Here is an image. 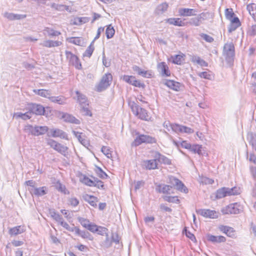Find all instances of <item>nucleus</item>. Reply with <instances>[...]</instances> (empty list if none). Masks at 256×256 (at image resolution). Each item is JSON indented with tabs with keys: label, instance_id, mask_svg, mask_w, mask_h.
<instances>
[{
	"label": "nucleus",
	"instance_id": "1",
	"mask_svg": "<svg viewBox=\"0 0 256 256\" xmlns=\"http://www.w3.org/2000/svg\"><path fill=\"white\" fill-rule=\"evenodd\" d=\"M240 192L241 190L238 187L235 186L232 188L224 187L217 190L216 198H222L227 196L238 195L240 194Z\"/></svg>",
	"mask_w": 256,
	"mask_h": 256
},
{
	"label": "nucleus",
	"instance_id": "2",
	"mask_svg": "<svg viewBox=\"0 0 256 256\" xmlns=\"http://www.w3.org/2000/svg\"><path fill=\"white\" fill-rule=\"evenodd\" d=\"M112 80V76L110 73L104 74L96 87V90L100 92L105 90L110 86Z\"/></svg>",
	"mask_w": 256,
	"mask_h": 256
},
{
	"label": "nucleus",
	"instance_id": "3",
	"mask_svg": "<svg viewBox=\"0 0 256 256\" xmlns=\"http://www.w3.org/2000/svg\"><path fill=\"white\" fill-rule=\"evenodd\" d=\"M130 105L133 113L137 116L140 118L145 120H148L149 119V116L146 110L140 108L134 102L130 103Z\"/></svg>",
	"mask_w": 256,
	"mask_h": 256
},
{
	"label": "nucleus",
	"instance_id": "4",
	"mask_svg": "<svg viewBox=\"0 0 256 256\" xmlns=\"http://www.w3.org/2000/svg\"><path fill=\"white\" fill-rule=\"evenodd\" d=\"M47 144L63 156H66L68 155V148L67 146L58 143L52 139L48 140Z\"/></svg>",
	"mask_w": 256,
	"mask_h": 256
},
{
	"label": "nucleus",
	"instance_id": "5",
	"mask_svg": "<svg viewBox=\"0 0 256 256\" xmlns=\"http://www.w3.org/2000/svg\"><path fill=\"white\" fill-rule=\"evenodd\" d=\"M242 211V207L238 203L231 204L222 210L223 214H238Z\"/></svg>",
	"mask_w": 256,
	"mask_h": 256
},
{
	"label": "nucleus",
	"instance_id": "6",
	"mask_svg": "<svg viewBox=\"0 0 256 256\" xmlns=\"http://www.w3.org/2000/svg\"><path fill=\"white\" fill-rule=\"evenodd\" d=\"M155 142L154 138L148 135L141 134L134 139L132 146H136L144 142L152 144Z\"/></svg>",
	"mask_w": 256,
	"mask_h": 256
},
{
	"label": "nucleus",
	"instance_id": "7",
	"mask_svg": "<svg viewBox=\"0 0 256 256\" xmlns=\"http://www.w3.org/2000/svg\"><path fill=\"white\" fill-rule=\"evenodd\" d=\"M66 55L67 60H68L70 64L74 66L76 69L80 70L82 68V64L80 62L79 59L77 56L74 54L66 50Z\"/></svg>",
	"mask_w": 256,
	"mask_h": 256
},
{
	"label": "nucleus",
	"instance_id": "8",
	"mask_svg": "<svg viewBox=\"0 0 256 256\" xmlns=\"http://www.w3.org/2000/svg\"><path fill=\"white\" fill-rule=\"evenodd\" d=\"M224 53L227 60H230L234 56V47L232 42L226 44L224 47Z\"/></svg>",
	"mask_w": 256,
	"mask_h": 256
},
{
	"label": "nucleus",
	"instance_id": "9",
	"mask_svg": "<svg viewBox=\"0 0 256 256\" xmlns=\"http://www.w3.org/2000/svg\"><path fill=\"white\" fill-rule=\"evenodd\" d=\"M122 78L126 82L136 87L141 88L144 86V84L141 83L140 81L136 80L135 77L132 76L124 75Z\"/></svg>",
	"mask_w": 256,
	"mask_h": 256
},
{
	"label": "nucleus",
	"instance_id": "10",
	"mask_svg": "<svg viewBox=\"0 0 256 256\" xmlns=\"http://www.w3.org/2000/svg\"><path fill=\"white\" fill-rule=\"evenodd\" d=\"M198 214L202 216L210 218H216L218 217V213L215 210L208 209H200L196 210Z\"/></svg>",
	"mask_w": 256,
	"mask_h": 256
},
{
	"label": "nucleus",
	"instance_id": "11",
	"mask_svg": "<svg viewBox=\"0 0 256 256\" xmlns=\"http://www.w3.org/2000/svg\"><path fill=\"white\" fill-rule=\"evenodd\" d=\"M28 110L32 114H34L36 115H42L45 112L44 108L40 104H32L28 105Z\"/></svg>",
	"mask_w": 256,
	"mask_h": 256
},
{
	"label": "nucleus",
	"instance_id": "12",
	"mask_svg": "<svg viewBox=\"0 0 256 256\" xmlns=\"http://www.w3.org/2000/svg\"><path fill=\"white\" fill-rule=\"evenodd\" d=\"M32 195L37 196H42L47 194L48 190L46 186L35 188H28Z\"/></svg>",
	"mask_w": 256,
	"mask_h": 256
},
{
	"label": "nucleus",
	"instance_id": "13",
	"mask_svg": "<svg viewBox=\"0 0 256 256\" xmlns=\"http://www.w3.org/2000/svg\"><path fill=\"white\" fill-rule=\"evenodd\" d=\"M158 70L162 76H168L170 75L169 68L164 62L158 64Z\"/></svg>",
	"mask_w": 256,
	"mask_h": 256
},
{
	"label": "nucleus",
	"instance_id": "14",
	"mask_svg": "<svg viewBox=\"0 0 256 256\" xmlns=\"http://www.w3.org/2000/svg\"><path fill=\"white\" fill-rule=\"evenodd\" d=\"M154 158L158 160V161L160 163H162L165 164L170 165L171 164V160L168 158L166 156L162 155L158 152H154L152 155Z\"/></svg>",
	"mask_w": 256,
	"mask_h": 256
},
{
	"label": "nucleus",
	"instance_id": "15",
	"mask_svg": "<svg viewBox=\"0 0 256 256\" xmlns=\"http://www.w3.org/2000/svg\"><path fill=\"white\" fill-rule=\"evenodd\" d=\"M4 16L10 20H18L24 19L26 18V14H16L8 12H5Z\"/></svg>",
	"mask_w": 256,
	"mask_h": 256
},
{
	"label": "nucleus",
	"instance_id": "16",
	"mask_svg": "<svg viewBox=\"0 0 256 256\" xmlns=\"http://www.w3.org/2000/svg\"><path fill=\"white\" fill-rule=\"evenodd\" d=\"M76 96L75 98L76 99L77 102L79 103L80 106L88 104V98L85 95L80 93L78 90L76 91Z\"/></svg>",
	"mask_w": 256,
	"mask_h": 256
},
{
	"label": "nucleus",
	"instance_id": "17",
	"mask_svg": "<svg viewBox=\"0 0 256 256\" xmlns=\"http://www.w3.org/2000/svg\"><path fill=\"white\" fill-rule=\"evenodd\" d=\"M196 11L192 8H182L178 10L180 14L183 16H196Z\"/></svg>",
	"mask_w": 256,
	"mask_h": 256
},
{
	"label": "nucleus",
	"instance_id": "18",
	"mask_svg": "<svg viewBox=\"0 0 256 256\" xmlns=\"http://www.w3.org/2000/svg\"><path fill=\"white\" fill-rule=\"evenodd\" d=\"M158 160L154 158V160H146L144 161V166L148 170H154L158 167Z\"/></svg>",
	"mask_w": 256,
	"mask_h": 256
},
{
	"label": "nucleus",
	"instance_id": "19",
	"mask_svg": "<svg viewBox=\"0 0 256 256\" xmlns=\"http://www.w3.org/2000/svg\"><path fill=\"white\" fill-rule=\"evenodd\" d=\"M240 26V20L238 17H234L230 20V24L228 26V31L230 33L234 31L238 27Z\"/></svg>",
	"mask_w": 256,
	"mask_h": 256
},
{
	"label": "nucleus",
	"instance_id": "20",
	"mask_svg": "<svg viewBox=\"0 0 256 256\" xmlns=\"http://www.w3.org/2000/svg\"><path fill=\"white\" fill-rule=\"evenodd\" d=\"M133 70L136 72L139 75L144 78H150L152 76V72L142 70L140 67L134 66L132 67Z\"/></svg>",
	"mask_w": 256,
	"mask_h": 256
},
{
	"label": "nucleus",
	"instance_id": "21",
	"mask_svg": "<svg viewBox=\"0 0 256 256\" xmlns=\"http://www.w3.org/2000/svg\"><path fill=\"white\" fill-rule=\"evenodd\" d=\"M50 100L54 103H56L60 105H64L66 104V98L62 96H50Z\"/></svg>",
	"mask_w": 256,
	"mask_h": 256
},
{
	"label": "nucleus",
	"instance_id": "22",
	"mask_svg": "<svg viewBox=\"0 0 256 256\" xmlns=\"http://www.w3.org/2000/svg\"><path fill=\"white\" fill-rule=\"evenodd\" d=\"M167 22L170 24L180 26H186L185 19L184 20H181L179 18H170L167 20Z\"/></svg>",
	"mask_w": 256,
	"mask_h": 256
},
{
	"label": "nucleus",
	"instance_id": "23",
	"mask_svg": "<svg viewBox=\"0 0 256 256\" xmlns=\"http://www.w3.org/2000/svg\"><path fill=\"white\" fill-rule=\"evenodd\" d=\"M62 44V42L60 41H54L52 40H46L44 41V42L40 44L43 46H45L48 48H51L53 47H56L60 46Z\"/></svg>",
	"mask_w": 256,
	"mask_h": 256
},
{
	"label": "nucleus",
	"instance_id": "24",
	"mask_svg": "<svg viewBox=\"0 0 256 256\" xmlns=\"http://www.w3.org/2000/svg\"><path fill=\"white\" fill-rule=\"evenodd\" d=\"M52 136L53 137H60L63 139L68 140L66 134L60 129H52L51 130Z\"/></svg>",
	"mask_w": 256,
	"mask_h": 256
},
{
	"label": "nucleus",
	"instance_id": "25",
	"mask_svg": "<svg viewBox=\"0 0 256 256\" xmlns=\"http://www.w3.org/2000/svg\"><path fill=\"white\" fill-rule=\"evenodd\" d=\"M62 118L66 122L76 124H80V120L70 114L63 113L62 114Z\"/></svg>",
	"mask_w": 256,
	"mask_h": 256
},
{
	"label": "nucleus",
	"instance_id": "26",
	"mask_svg": "<svg viewBox=\"0 0 256 256\" xmlns=\"http://www.w3.org/2000/svg\"><path fill=\"white\" fill-rule=\"evenodd\" d=\"M165 84L170 88L176 91H178L180 90V88L181 86V84L180 82L173 80H166Z\"/></svg>",
	"mask_w": 256,
	"mask_h": 256
},
{
	"label": "nucleus",
	"instance_id": "27",
	"mask_svg": "<svg viewBox=\"0 0 256 256\" xmlns=\"http://www.w3.org/2000/svg\"><path fill=\"white\" fill-rule=\"evenodd\" d=\"M48 130V128L46 126H34V135L38 136L44 134Z\"/></svg>",
	"mask_w": 256,
	"mask_h": 256
},
{
	"label": "nucleus",
	"instance_id": "28",
	"mask_svg": "<svg viewBox=\"0 0 256 256\" xmlns=\"http://www.w3.org/2000/svg\"><path fill=\"white\" fill-rule=\"evenodd\" d=\"M34 92L36 94L48 99H50V98L51 96V92L49 90L44 89L34 90Z\"/></svg>",
	"mask_w": 256,
	"mask_h": 256
},
{
	"label": "nucleus",
	"instance_id": "29",
	"mask_svg": "<svg viewBox=\"0 0 256 256\" xmlns=\"http://www.w3.org/2000/svg\"><path fill=\"white\" fill-rule=\"evenodd\" d=\"M24 232L23 226H17L11 228L9 230V234L10 236H16L18 234H21Z\"/></svg>",
	"mask_w": 256,
	"mask_h": 256
},
{
	"label": "nucleus",
	"instance_id": "30",
	"mask_svg": "<svg viewBox=\"0 0 256 256\" xmlns=\"http://www.w3.org/2000/svg\"><path fill=\"white\" fill-rule=\"evenodd\" d=\"M172 186H170L162 184L158 186V190L160 193L170 194L173 193V192L172 191Z\"/></svg>",
	"mask_w": 256,
	"mask_h": 256
},
{
	"label": "nucleus",
	"instance_id": "31",
	"mask_svg": "<svg viewBox=\"0 0 256 256\" xmlns=\"http://www.w3.org/2000/svg\"><path fill=\"white\" fill-rule=\"evenodd\" d=\"M208 240L213 242H224L226 240V238L223 236H214L211 234L208 236Z\"/></svg>",
	"mask_w": 256,
	"mask_h": 256
},
{
	"label": "nucleus",
	"instance_id": "32",
	"mask_svg": "<svg viewBox=\"0 0 256 256\" xmlns=\"http://www.w3.org/2000/svg\"><path fill=\"white\" fill-rule=\"evenodd\" d=\"M84 200L88 202L92 206L95 207L96 206L97 198L94 196L88 194H85L83 196Z\"/></svg>",
	"mask_w": 256,
	"mask_h": 256
},
{
	"label": "nucleus",
	"instance_id": "33",
	"mask_svg": "<svg viewBox=\"0 0 256 256\" xmlns=\"http://www.w3.org/2000/svg\"><path fill=\"white\" fill-rule=\"evenodd\" d=\"M191 60L194 63L200 65L201 66H207L208 64L204 60L201 59L198 56H193L191 58Z\"/></svg>",
	"mask_w": 256,
	"mask_h": 256
},
{
	"label": "nucleus",
	"instance_id": "34",
	"mask_svg": "<svg viewBox=\"0 0 256 256\" xmlns=\"http://www.w3.org/2000/svg\"><path fill=\"white\" fill-rule=\"evenodd\" d=\"M43 34L44 35L48 34L50 36H55L60 35L61 33L60 32L55 30L52 28H46L43 30Z\"/></svg>",
	"mask_w": 256,
	"mask_h": 256
},
{
	"label": "nucleus",
	"instance_id": "35",
	"mask_svg": "<svg viewBox=\"0 0 256 256\" xmlns=\"http://www.w3.org/2000/svg\"><path fill=\"white\" fill-rule=\"evenodd\" d=\"M186 25L190 24L195 26H198L202 24L198 16L191 18L188 21L186 22Z\"/></svg>",
	"mask_w": 256,
	"mask_h": 256
},
{
	"label": "nucleus",
	"instance_id": "36",
	"mask_svg": "<svg viewBox=\"0 0 256 256\" xmlns=\"http://www.w3.org/2000/svg\"><path fill=\"white\" fill-rule=\"evenodd\" d=\"M81 107V112L84 115L86 116H92V113L89 108V104L80 106Z\"/></svg>",
	"mask_w": 256,
	"mask_h": 256
},
{
	"label": "nucleus",
	"instance_id": "37",
	"mask_svg": "<svg viewBox=\"0 0 256 256\" xmlns=\"http://www.w3.org/2000/svg\"><path fill=\"white\" fill-rule=\"evenodd\" d=\"M94 41H92L91 42L90 44L88 46V48H87V49L86 50L83 54V56L84 57H85V56H86L88 58L90 57V56H92V54L94 50Z\"/></svg>",
	"mask_w": 256,
	"mask_h": 256
},
{
	"label": "nucleus",
	"instance_id": "38",
	"mask_svg": "<svg viewBox=\"0 0 256 256\" xmlns=\"http://www.w3.org/2000/svg\"><path fill=\"white\" fill-rule=\"evenodd\" d=\"M168 8V4L166 3H162L158 6L156 12L158 14H162L167 10Z\"/></svg>",
	"mask_w": 256,
	"mask_h": 256
},
{
	"label": "nucleus",
	"instance_id": "39",
	"mask_svg": "<svg viewBox=\"0 0 256 256\" xmlns=\"http://www.w3.org/2000/svg\"><path fill=\"white\" fill-rule=\"evenodd\" d=\"M198 16L202 23V20H208L212 18V14L210 12H203L198 15Z\"/></svg>",
	"mask_w": 256,
	"mask_h": 256
},
{
	"label": "nucleus",
	"instance_id": "40",
	"mask_svg": "<svg viewBox=\"0 0 256 256\" xmlns=\"http://www.w3.org/2000/svg\"><path fill=\"white\" fill-rule=\"evenodd\" d=\"M185 56L184 54H177L172 56V62L176 64H180L182 62V59Z\"/></svg>",
	"mask_w": 256,
	"mask_h": 256
},
{
	"label": "nucleus",
	"instance_id": "41",
	"mask_svg": "<svg viewBox=\"0 0 256 256\" xmlns=\"http://www.w3.org/2000/svg\"><path fill=\"white\" fill-rule=\"evenodd\" d=\"M112 241L109 238L108 234H106V236L105 240L102 242L100 246L104 248H108L111 246Z\"/></svg>",
	"mask_w": 256,
	"mask_h": 256
},
{
	"label": "nucleus",
	"instance_id": "42",
	"mask_svg": "<svg viewBox=\"0 0 256 256\" xmlns=\"http://www.w3.org/2000/svg\"><path fill=\"white\" fill-rule=\"evenodd\" d=\"M162 198L165 201H166L169 202H172L176 204H178L180 202V200L178 198V196H162Z\"/></svg>",
	"mask_w": 256,
	"mask_h": 256
},
{
	"label": "nucleus",
	"instance_id": "43",
	"mask_svg": "<svg viewBox=\"0 0 256 256\" xmlns=\"http://www.w3.org/2000/svg\"><path fill=\"white\" fill-rule=\"evenodd\" d=\"M56 188L59 192H60L65 194H68L70 193L66 186L59 182H58L56 184Z\"/></svg>",
	"mask_w": 256,
	"mask_h": 256
},
{
	"label": "nucleus",
	"instance_id": "44",
	"mask_svg": "<svg viewBox=\"0 0 256 256\" xmlns=\"http://www.w3.org/2000/svg\"><path fill=\"white\" fill-rule=\"evenodd\" d=\"M114 32L115 30L114 28L111 25H108L107 26L106 32V34L107 38L109 39L112 38L114 36Z\"/></svg>",
	"mask_w": 256,
	"mask_h": 256
},
{
	"label": "nucleus",
	"instance_id": "45",
	"mask_svg": "<svg viewBox=\"0 0 256 256\" xmlns=\"http://www.w3.org/2000/svg\"><path fill=\"white\" fill-rule=\"evenodd\" d=\"M102 152L108 158H112V152L109 148L103 146L101 150Z\"/></svg>",
	"mask_w": 256,
	"mask_h": 256
},
{
	"label": "nucleus",
	"instance_id": "46",
	"mask_svg": "<svg viewBox=\"0 0 256 256\" xmlns=\"http://www.w3.org/2000/svg\"><path fill=\"white\" fill-rule=\"evenodd\" d=\"M95 172L98 176H100L102 178H106L108 176V175L106 174V173L104 172L98 166H96Z\"/></svg>",
	"mask_w": 256,
	"mask_h": 256
},
{
	"label": "nucleus",
	"instance_id": "47",
	"mask_svg": "<svg viewBox=\"0 0 256 256\" xmlns=\"http://www.w3.org/2000/svg\"><path fill=\"white\" fill-rule=\"evenodd\" d=\"M68 42L78 46H81L82 44V40L80 38H70L68 39Z\"/></svg>",
	"mask_w": 256,
	"mask_h": 256
},
{
	"label": "nucleus",
	"instance_id": "48",
	"mask_svg": "<svg viewBox=\"0 0 256 256\" xmlns=\"http://www.w3.org/2000/svg\"><path fill=\"white\" fill-rule=\"evenodd\" d=\"M202 146L198 144H194L191 146L190 150L194 153L200 154L201 153Z\"/></svg>",
	"mask_w": 256,
	"mask_h": 256
},
{
	"label": "nucleus",
	"instance_id": "49",
	"mask_svg": "<svg viewBox=\"0 0 256 256\" xmlns=\"http://www.w3.org/2000/svg\"><path fill=\"white\" fill-rule=\"evenodd\" d=\"M176 187L178 190L184 192V193H187L188 192V190L186 188V186L184 184L180 181V184H178L175 186Z\"/></svg>",
	"mask_w": 256,
	"mask_h": 256
},
{
	"label": "nucleus",
	"instance_id": "50",
	"mask_svg": "<svg viewBox=\"0 0 256 256\" xmlns=\"http://www.w3.org/2000/svg\"><path fill=\"white\" fill-rule=\"evenodd\" d=\"M24 131L28 134L34 135V126L30 124H28L25 126Z\"/></svg>",
	"mask_w": 256,
	"mask_h": 256
},
{
	"label": "nucleus",
	"instance_id": "51",
	"mask_svg": "<svg viewBox=\"0 0 256 256\" xmlns=\"http://www.w3.org/2000/svg\"><path fill=\"white\" fill-rule=\"evenodd\" d=\"M78 222L80 223L82 226L85 228H87L90 224V223L89 220L82 218H78Z\"/></svg>",
	"mask_w": 256,
	"mask_h": 256
},
{
	"label": "nucleus",
	"instance_id": "52",
	"mask_svg": "<svg viewBox=\"0 0 256 256\" xmlns=\"http://www.w3.org/2000/svg\"><path fill=\"white\" fill-rule=\"evenodd\" d=\"M256 8V5L254 4H249L246 6V9L250 15L254 16V11Z\"/></svg>",
	"mask_w": 256,
	"mask_h": 256
},
{
	"label": "nucleus",
	"instance_id": "53",
	"mask_svg": "<svg viewBox=\"0 0 256 256\" xmlns=\"http://www.w3.org/2000/svg\"><path fill=\"white\" fill-rule=\"evenodd\" d=\"M225 14L226 18L230 20L234 18L233 17L234 14L233 12L232 9H230V10L228 8L226 9Z\"/></svg>",
	"mask_w": 256,
	"mask_h": 256
},
{
	"label": "nucleus",
	"instance_id": "54",
	"mask_svg": "<svg viewBox=\"0 0 256 256\" xmlns=\"http://www.w3.org/2000/svg\"><path fill=\"white\" fill-rule=\"evenodd\" d=\"M108 230L106 228L102 226H98V230H96V232H98V234L102 236L106 234H106H108Z\"/></svg>",
	"mask_w": 256,
	"mask_h": 256
},
{
	"label": "nucleus",
	"instance_id": "55",
	"mask_svg": "<svg viewBox=\"0 0 256 256\" xmlns=\"http://www.w3.org/2000/svg\"><path fill=\"white\" fill-rule=\"evenodd\" d=\"M82 182L84 184L88 186H92L94 184V180H92L90 178L86 176H84L83 178Z\"/></svg>",
	"mask_w": 256,
	"mask_h": 256
},
{
	"label": "nucleus",
	"instance_id": "56",
	"mask_svg": "<svg viewBox=\"0 0 256 256\" xmlns=\"http://www.w3.org/2000/svg\"><path fill=\"white\" fill-rule=\"evenodd\" d=\"M198 76L202 78L207 80H212V75L206 72H200Z\"/></svg>",
	"mask_w": 256,
	"mask_h": 256
},
{
	"label": "nucleus",
	"instance_id": "57",
	"mask_svg": "<svg viewBox=\"0 0 256 256\" xmlns=\"http://www.w3.org/2000/svg\"><path fill=\"white\" fill-rule=\"evenodd\" d=\"M182 125L174 124H172V130L176 132H181Z\"/></svg>",
	"mask_w": 256,
	"mask_h": 256
},
{
	"label": "nucleus",
	"instance_id": "58",
	"mask_svg": "<svg viewBox=\"0 0 256 256\" xmlns=\"http://www.w3.org/2000/svg\"><path fill=\"white\" fill-rule=\"evenodd\" d=\"M169 182L174 186L178 184V183L180 184V180L173 176L169 177Z\"/></svg>",
	"mask_w": 256,
	"mask_h": 256
},
{
	"label": "nucleus",
	"instance_id": "59",
	"mask_svg": "<svg viewBox=\"0 0 256 256\" xmlns=\"http://www.w3.org/2000/svg\"><path fill=\"white\" fill-rule=\"evenodd\" d=\"M200 36L204 40L207 42H212L214 40L213 38H212L211 36L208 34H200Z\"/></svg>",
	"mask_w": 256,
	"mask_h": 256
},
{
	"label": "nucleus",
	"instance_id": "60",
	"mask_svg": "<svg viewBox=\"0 0 256 256\" xmlns=\"http://www.w3.org/2000/svg\"><path fill=\"white\" fill-rule=\"evenodd\" d=\"M226 234L227 236L232 238H236L235 230L232 228L231 227H230Z\"/></svg>",
	"mask_w": 256,
	"mask_h": 256
},
{
	"label": "nucleus",
	"instance_id": "61",
	"mask_svg": "<svg viewBox=\"0 0 256 256\" xmlns=\"http://www.w3.org/2000/svg\"><path fill=\"white\" fill-rule=\"evenodd\" d=\"M194 132V130L192 128L186 126H182L181 130L182 133L184 132L186 134H192Z\"/></svg>",
	"mask_w": 256,
	"mask_h": 256
},
{
	"label": "nucleus",
	"instance_id": "62",
	"mask_svg": "<svg viewBox=\"0 0 256 256\" xmlns=\"http://www.w3.org/2000/svg\"><path fill=\"white\" fill-rule=\"evenodd\" d=\"M69 204L73 206H77L79 204L78 200L76 198H71L68 200Z\"/></svg>",
	"mask_w": 256,
	"mask_h": 256
},
{
	"label": "nucleus",
	"instance_id": "63",
	"mask_svg": "<svg viewBox=\"0 0 256 256\" xmlns=\"http://www.w3.org/2000/svg\"><path fill=\"white\" fill-rule=\"evenodd\" d=\"M86 228L92 232H96L98 230V226L90 222Z\"/></svg>",
	"mask_w": 256,
	"mask_h": 256
},
{
	"label": "nucleus",
	"instance_id": "64",
	"mask_svg": "<svg viewBox=\"0 0 256 256\" xmlns=\"http://www.w3.org/2000/svg\"><path fill=\"white\" fill-rule=\"evenodd\" d=\"M160 208L161 211L162 212H172V208L166 206V204H162L160 206Z\"/></svg>",
	"mask_w": 256,
	"mask_h": 256
}]
</instances>
